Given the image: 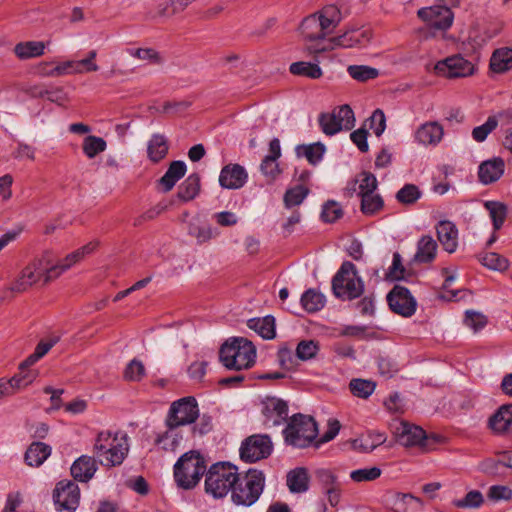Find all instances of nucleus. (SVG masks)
Listing matches in <instances>:
<instances>
[{
    "mask_svg": "<svg viewBox=\"0 0 512 512\" xmlns=\"http://www.w3.org/2000/svg\"><path fill=\"white\" fill-rule=\"evenodd\" d=\"M436 75L448 79L469 77L475 72V65L461 55H453L441 61L434 66Z\"/></svg>",
    "mask_w": 512,
    "mask_h": 512,
    "instance_id": "nucleus-12",
    "label": "nucleus"
},
{
    "mask_svg": "<svg viewBox=\"0 0 512 512\" xmlns=\"http://www.w3.org/2000/svg\"><path fill=\"white\" fill-rule=\"evenodd\" d=\"M300 32L308 42L307 50L310 53H320L326 51L330 46L324 44L325 36L321 30L318 14L307 16L300 25Z\"/></svg>",
    "mask_w": 512,
    "mask_h": 512,
    "instance_id": "nucleus-15",
    "label": "nucleus"
},
{
    "mask_svg": "<svg viewBox=\"0 0 512 512\" xmlns=\"http://www.w3.org/2000/svg\"><path fill=\"white\" fill-rule=\"evenodd\" d=\"M372 38V31L369 28H353L344 32L338 37L330 39V48L335 46L352 48L367 45Z\"/></svg>",
    "mask_w": 512,
    "mask_h": 512,
    "instance_id": "nucleus-18",
    "label": "nucleus"
},
{
    "mask_svg": "<svg viewBox=\"0 0 512 512\" xmlns=\"http://www.w3.org/2000/svg\"><path fill=\"white\" fill-rule=\"evenodd\" d=\"M48 65V63H41L39 65V73L41 75L48 77H56L74 73V61L63 62L50 70L47 69Z\"/></svg>",
    "mask_w": 512,
    "mask_h": 512,
    "instance_id": "nucleus-50",
    "label": "nucleus"
},
{
    "mask_svg": "<svg viewBox=\"0 0 512 512\" xmlns=\"http://www.w3.org/2000/svg\"><path fill=\"white\" fill-rule=\"evenodd\" d=\"M394 434L399 444L410 447L423 445L426 439L425 431L407 422H399L394 426Z\"/></svg>",
    "mask_w": 512,
    "mask_h": 512,
    "instance_id": "nucleus-20",
    "label": "nucleus"
},
{
    "mask_svg": "<svg viewBox=\"0 0 512 512\" xmlns=\"http://www.w3.org/2000/svg\"><path fill=\"white\" fill-rule=\"evenodd\" d=\"M97 56V52L95 50H91L88 53V56L82 60L74 61V70L75 74L87 73V72H95L99 69L98 65L94 62Z\"/></svg>",
    "mask_w": 512,
    "mask_h": 512,
    "instance_id": "nucleus-58",
    "label": "nucleus"
},
{
    "mask_svg": "<svg viewBox=\"0 0 512 512\" xmlns=\"http://www.w3.org/2000/svg\"><path fill=\"white\" fill-rule=\"evenodd\" d=\"M359 182L360 197L369 193H375V190L377 189L378 186V182L374 174L370 172H362L360 174Z\"/></svg>",
    "mask_w": 512,
    "mask_h": 512,
    "instance_id": "nucleus-59",
    "label": "nucleus"
},
{
    "mask_svg": "<svg viewBox=\"0 0 512 512\" xmlns=\"http://www.w3.org/2000/svg\"><path fill=\"white\" fill-rule=\"evenodd\" d=\"M489 426L497 433L510 430L512 428V404L502 405L489 419Z\"/></svg>",
    "mask_w": 512,
    "mask_h": 512,
    "instance_id": "nucleus-28",
    "label": "nucleus"
},
{
    "mask_svg": "<svg viewBox=\"0 0 512 512\" xmlns=\"http://www.w3.org/2000/svg\"><path fill=\"white\" fill-rule=\"evenodd\" d=\"M129 54L150 64H161L163 62L161 54L153 48L130 49Z\"/></svg>",
    "mask_w": 512,
    "mask_h": 512,
    "instance_id": "nucleus-54",
    "label": "nucleus"
},
{
    "mask_svg": "<svg viewBox=\"0 0 512 512\" xmlns=\"http://www.w3.org/2000/svg\"><path fill=\"white\" fill-rule=\"evenodd\" d=\"M318 350V342L314 340H303L300 341L296 347V356L300 360L307 361L314 358Z\"/></svg>",
    "mask_w": 512,
    "mask_h": 512,
    "instance_id": "nucleus-55",
    "label": "nucleus"
},
{
    "mask_svg": "<svg viewBox=\"0 0 512 512\" xmlns=\"http://www.w3.org/2000/svg\"><path fill=\"white\" fill-rule=\"evenodd\" d=\"M348 74L355 80L365 82L378 77L379 72L376 68L366 65H350L347 68Z\"/></svg>",
    "mask_w": 512,
    "mask_h": 512,
    "instance_id": "nucleus-44",
    "label": "nucleus"
},
{
    "mask_svg": "<svg viewBox=\"0 0 512 512\" xmlns=\"http://www.w3.org/2000/svg\"><path fill=\"white\" fill-rule=\"evenodd\" d=\"M487 497L492 501H507L512 498V490L508 486L493 485L489 488Z\"/></svg>",
    "mask_w": 512,
    "mask_h": 512,
    "instance_id": "nucleus-63",
    "label": "nucleus"
},
{
    "mask_svg": "<svg viewBox=\"0 0 512 512\" xmlns=\"http://www.w3.org/2000/svg\"><path fill=\"white\" fill-rule=\"evenodd\" d=\"M490 69L494 73L502 74L512 69V48L502 47L496 49L490 58Z\"/></svg>",
    "mask_w": 512,
    "mask_h": 512,
    "instance_id": "nucleus-29",
    "label": "nucleus"
},
{
    "mask_svg": "<svg viewBox=\"0 0 512 512\" xmlns=\"http://www.w3.org/2000/svg\"><path fill=\"white\" fill-rule=\"evenodd\" d=\"M382 197L376 193H369L361 197V211L365 215H374L383 208Z\"/></svg>",
    "mask_w": 512,
    "mask_h": 512,
    "instance_id": "nucleus-42",
    "label": "nucleus"
},
{
    "mask_svg": "<svg viewBox=\"0 0 512 512\" xmlns=\"http://www.w3.org/2000/svg\"><path fill=\"white\" fill-rule=\"evenodd\" d=\"M289 71L293 75L304 76L310 79H318L322 76V70L318 64L304 61L292 63Z\"/></svg>",
    "mask_w": 512,
    "mask_h": 512,
    "instance_id": "nucleus-38",
    "label": "nucleus"
},
{
    "mask_svg": "<svg viewBox=\"0 0 512 512\" xmlns=\"http://www.w3.org/2000/svg\"><path fill=\"white\" fill-rule=\"evenodd\" d=\"M53 501L57 512H75L80 502L79 486L71 481H60L53 491Z\"/></svg>",
    "mask_w": 512,
    "mask_h": 512,
    "instance_id": "nucleus-14",
    "label": "nucleus"
},
{
    "mask_svg": "<svg viewBox=\"0 0 512 512\" xmlns=\"http://www.w3.org/2000/svg\"><path fill=\"white\" fill-rule=\"evenodd\" d=\"M238 480V469L228 462H218L210 466L206 473L205 492L215 499L225 497L234 489Z\"/></svg>",
    "mask_w": 512,
    "mask_h": 512,
    "instance_id": "nucleus-6",
    "label": "nucleus"
},
{
    "mask_svg": "<svg viewBox=\"0 0 512 512\" xmlns=\"http://www.w3.org/2000/svg\"><path fill=\"white\" fill-rule=\"evenodd\" d=\"M422 193L418 186L414 184H405L396 194V199L398 202L410 205L414 204L420 197Z\"/></svg>",
    "mask_w": 512,
    "mask_h": 512,
    "instance_id": "nucleus-48",
    "label": "nucleus"
},
{
    "mask_svg": "<svg viewBox=\"0 0 512 512\" xmlns=\"http://www.w3.org/2000/svg\"><path fill=\"white\" fill-rule=\"evenodd\" d=\"M168 149L169 146L166 137L161 134H153L147 145L148 158L152 162L158 163L166 157Z\"/></svg>",
    "mask_w": 512,
    "mask_h": 512,
    "instance_id": "nucleus-32",
    "label": "nucleus"
},
{
    "mask_svg": "<svg viewBox=\"0 0 512 512\" xmlns=\"http://www.w3.org/2000/svg\"><path fill=\"white\" fill-rule=\"evenodd\" d=\"M14 54L20 60L40 57L45 52V43L42 41L19 42L14 46Z\"/></svg>",
    "mask_w": 512,
    "mask_h": 512,
    "instance_id": "nucleus-31",
    "label": "nucleus"
},
{
    "mask_svg": "<svg viewBox=\"0 0 512 512\" xmlns=\"http://www.w3.org/2000/svg\"><path fill=\"white\" fill-rule=\"evenodd\" d=\"M411 501H415L419 505H422L421 499L413 496L412 494H403V493L396 494L394 497V500H393L394 512H407V505Z\"/></svg>",
    "mask_w": 512,
    "mask_h": 512,
    "instance_id": "nucleus-62",
    "label": "nucleus"
},
{
    "mask_svg": "<svg viewBox=\"0 0 512 512\" xmlns=\"http://www.w3.org/2000/svg\"><path fill=\"white\" fill-rule=\"evenodd\" d=\"M308 193L309 189L305 184L295 185L286 191L284 195V202L288 207L297 206L303 202Z\"/></svg>",
    "mask_w": 512,
    "mask_h": 512,
    "instance_id": "nucleus-45",
    "label": "nucleus"
},
{
    "mask_svg": "<svg viewBox=\"0 0 512 512\" xmlns=\"http://www.w3.org/2000/svg\"><path fill=\"white\" fill-rule=\"evenodd\" d=\"M381 469L374 467H366L357 470H353L350 473V478L356 483L370 482L378 479L381 476Z\"/></svg>",
    "mask_w": 512,
    "mask_h": 512,
    "instance_id": "nucleus-53",
    "label": "nucleus"
},
{
    "mask_svg": "<svg viewBox=\"0 0 512 512\" xmlns=\"http://www.w3.org/2000/svg\"><path fill=\"white\" fill-rule=\"evenodd\" d=\"M437 253V243L431 236H423L417 245L414 261L417 263L432 262Z\"/></svg>",
    "mask_w": 512,
    "mask_h": 512,
    "instance_id": "nucleus-30",
    "label": "nucleus"
},
{
    "mask_svg": "<svg viewBox=\"0 0 512 512\" xmlns=\"http://www.w3.org/2000/svg\"><path fill=\"white\" fill-rule=\"evenodd\" d=\"M199 416L198 405L194 397H184L172 403L166 418V426L176 429L191 424Z\"/></svg>",
    "mask_w": 512,
    "mask_h": 512,
    "instance_id": "nucleus-10",
    "label": "nucleus"
},
{
    "mask_svg": "<svg viewBox=\"0 0 512 512\" xmlns=\"http://www.w3.org/2000/svg\"><path fill=\"white\" fill-rule=\"evenodd\" d=\"M186 164L177 160L171 162L165 174L159 179V185L164 192H169L175 184L185 175Z\"/></svg>",
    "mask_w": 512,
    "mask_h": 512,
    "instance_id": "nucleus-26",
    "label": "nucleus"
},
{
    "mask_svg": "<svg viewBox=\"0 0 512 512\" xmlns=\"http://www.w3.org/2000/svg\"><path fill=\"white\" fill-rule=\"evenodd\" d=\"M273 445L268 435H252L246 438L240 447V457L243 461L253 463L269 457Z\"/></svg>",
    "mask_w": 512,
    "mask_h": 512,
    "instance_id": "nucleus-13",
    "label": "nucleus"
},
{
    "mask_svg": "<svg viewBox=\"0 0 512 512\" xmlns=\"http://www.w3.org/2000/svg\"><path fill=\"white\" fill-rule=\"evenodd\" d=\"M263 415L265 425L269 427L279 426L288 419V405L281 399L267 398L264 402Z\"/></svg>",
    "mask_w": 512,
    "mask_h": 512,
    "instance_id": "nucleus-19",
    "label": "nucleus"
},
{
    "mask_svg": "<svg viewBox=\"0 0 512 512\" xmlns=\"http://www.w3.org/2000/svg\"><path fill=\"white\" fill-rule=\"evenodd\" d=\"M310 477L308 470L304 467H297L288 472L286 477L287 486L292 493H304L309 489Z\"/></svg>",
    "mask_w": 512,
    "mask_h": 512,
    "instance_id": "nucleus-27",
    "label": "nucleus"
},
{
    "mask_svg": "<svg viewBox=\"0 0 512 512\" xmlns=\"http://www.w3.org/2000/svg\"><path fill=\"white\" fill-rule=\"evenodd\" d=\"M444 135L443 126L436 121L425 122L415 131V141L423 146H437Z\"/></svg>",
    "mask_w": 512,
    "mask_h": 512,
    "instance_id": "nucleus-22",
    "label": "nucleus"
},
{
    "mask_svg": "<svg viewBox=\"0 0 512 512\" xmlns=\"http://www.w3.org/2000/svg\"><path fill=\"white\" fill-rule=\"evenodd\" d=\"M145 375V366L137 359L131 360L124 370V379L127 381L139 382L145 377Z\"/></svg>",
    "mask_w": 512,
    "mask_h": 512,
    "instance_id": "nucleus-52",
    "label": "nucleus"
},
{
    "mask_svg": "<svg viewBox=\"0 0 512 512\" xmlns=\"http://www.w3.org/2000/svg\"><path fill=\"white\" fill-rule=\"evenodd\" d=\"M505 163L502 158L497 157L484 161L479 166L478 177L481 183L488 185L496 182L504 173Z\"/></svg>",
    "mask_w": 512,
    "mask_h": 512,
    "instance_id": "nucleus-23",
    "label": "nucleus"
},
{
    "mask_svg": "<svg viewBox=\"0 0 512 512\" xmlns=\"http://www.w3.org/2000/svg\"><path fill=\"white\" fill-rule=\"evenodd\" d=\"M332 290L334 295L342 300H353L362 295L364 283L352 262L342 263L332 279Z\"/></svg>",
    "mask_w": 512,
    "mask_h": 512,
    "instance_id": "nucleus-8",
    "label": "nucleus"
},
{
    "mask_svg": "<svg viewBox=\"0 0 512 512\" xmlns=\"http://www.w3.org/2000/svg\"><path fill=\"white\" fill-rule=\"evenodd\" d=\"M483 502L482 493L478 490H471L462 499L453 500L452 504L461 509H475L479 508Z\"/></svg>",
    "mask_w": 512,
    "mask_h": 512,
    "instance_id": "nucleus-43",
    "label": "nucleus"
},
{
    "mask_svg": "<svg viewBox=\"0 0 512 512\" xmlns=\"http://www.w3.org/2000/svg\"><path fill=\"white\" fill-rule=\"evenodd\" d=\"M98 244L99 242L94 240L67 254L62 259L56 260L54 258V267L58 278L72 267L83 261L88 255L92 254L98 247Z\"/></svg>",
    "mask_w": 512,
    "mask_h": 512,
    "instance_id": "nucleus-17",
    "label": "nucleus"
},
{
    "mask_svg": "<svg viewBox=\"0 0 512 512\" xmlns=\"http://www.w3.org/2000/svg\"><path fill=\"white\" fill-rule=\"evenodd\" d=\"M325 146L322 143H313L309 145H299L296 148L298 156H304L309 163L316 165L324 155Z\"/></svg>",
    "mask_w": 512,
    "mask_h": 512,
    "instance_id": "nucleus-39",
    "label": "nucleus"
},
{
    "mask_svg": "<svg viewBox=\"0 0 512 512\" xmlns=\"http://www.w3.org/2000/svg\"><path fill=\"white\" fill-rule=\"evenodd\" d=\"M479 261L483 266L494 271L503 272L509 267V261L495 252L480 254Z\"/></svg>",
    "mask_w": 512,
    "mask_h": 512,
    "instance_id": "nucleus-40",
    "label": "nucleus"
},
{
    "mask_svg": "<svg viewBox=\"0 0 512 512\" xmlns=\"http://www.w3.org/2000/svg\"><path fill=\"white\" fill-rule=\"evenodd\" d=\"M286 444L295 448H307L317 438L318 426L313 417L301 413L294 414L283 430Z\"/></svg>",
    "mask_w": 512,
    "mask_h": 512,
    "instance_id": "nucleus-7",
    "label": "nucleus"
},
{
    "mask_svg": "<svg viewBox=\"0 0 512 512\" xmlns=\"http://www.w3.org/2000/svg\"><path fill=\"white\" fill-rule=\"evenodd\" d=\"M444 1V5H433L419 9L417 16L431 28L442 31L449 29L453 24L454 14L447 4L456 5L458 0Z\"/></svg>",
    "mask_w": 512,
    "mask_h": 512,
    "instance_id": "nucleus-11",
    "label": "nucleus"
},
{
    "mask_svg": "<svg viewBox=\"0 0 512 512\" xmlns=\"http://www.w3.org/2000/svg\"><path fill=\"white\" fill-rule=\"evenodd\" d=\"M387 302L392 312L403 317H411L416 312L417 301L404 286L395 285L387 294Z\"/></svg>",
    "mask_w": 512,
    "mask_h": 512,
    "instance_id": "nucleus-16",
    "label": "nucleus"
},
{
    "mask_svg": "<svg viewBox=\"0 0 512 512\" xmlns=\"http://www.w3.org/2000/svg\"><path fill=\"white\" fill-rule=\"evenodd\" d=\"M36 376L37 373L33 370L25 369V372H22V369L19 368V373L8 380L7 383L11 384V388L14 393L16 389H20L31 384Z\"/></svg>",
    "mask_w": 512,
    "mask_h": 512,
    "instance_id": "nucleus-56",
    "label": "nucleus"
},
{
    "mask_svg": "<svg viewBox=\"0 0 512 512\" xmlns=\"http://www.w3.org/2000/svg\"><path fill=\"white\" fill-rule=\"evenodd\" d=\"M369 120V127L377 137L381 136L386 128V119L382 110L377 109L373 112Z\"/></svg>",
    "mask_w": 512,
    "mask_h": 512,
    "instance_id": "nucleus-64",
    "label": "nucleus"
},
{
    "mask_svg": "<svg viewBox=\"0 0 512 512\" xmlns=\"http://www.w3.org/2000/svg\"><path fill=\"white\" fill-rule=\"evenodd\" d=\"M319 125L324 134L335 135L342 130H350L354 127V112L349 105H342L330 113H321L318 118Z\"/></svg>",
    "mask_w": 512,
    "mask_h": 512,
    "instance_id": "nucleus-9",
    "label": "nucleus"
},
{
    "mask_svg": "<svg viewBox=\"0 0 512 512\" xmlns=\"http://www.w3.org/2000/svg\"><path fill=\"white\" fill-rule=\"evenodd\" d=\"M51 447L43 442H32L25 452V462L28 466L39 467L51 455Z\"/></svg>",
    "mask_w": 512,
    "mask_h": 512,
    "instance_id": "nucleus-25",
    "label": "nucleus"
},
{
    "mask_svg": "<svg viewBox=\"0 0 512 512\" xmlns=\"http://www.w3.org/2000/svg\"><path fill=\"white\" fill-rule=\"evenodd\" d=\"M207 462L199 451L191 450L176 461L173 476L177 487L183 490L195 488L207 473Z\"/></svg>",
    "mask_w": 512,
    "mask_h": 512,
    "instance_id": "nucleus-3",
    "label": "nucleus"
},
{
    "mask_svg": "<svg viewBox=\"0 0 512 512\" xmlns=\"http://www.w3.org/2000/svg\"><path fill=\"white\" fill-rule=\"evenodd\" d=\"M56 279L58 276L54 267V255L46 251L22 269L11 290L23 292L33 285L44 286Z\"/></svg>",
    "mask_w": 512,
    "mask_h": 512,
    "instance_id": "nucleus-1",
    "label": "nucleus"
},
{
    "mask_svg": "<svg viewBox=\"0 0 512 512\" xmlns=\"http://www.w3.org/2000/svg\"><path fill=\"white\" fill-rule=\"evenodd\" d=\"M219 358L228 369H247L255 363L256 349L248 339L235 337L221 346Z\"/></svg>",
    "mask_w": 512,
    "mask_h": 512,
    "instance_id": "nucleus-4",
    "label": "nucleus"
},
{
    "mask_svg": "<svg viewBox=\"0 0 512 512\" xmlns=\"http://www.w3.org/2000/svg\"><path fill=\"white\" fill-rule=\"evenodd\" d=\"M485 208L489 212L493 224H503L507 217L508 208L505 204L497 201L485 202Z\"/></svg>",
    "mask_w": 512,
    "mask_h": 512,
    "instance_id": "nucleus-51",
    "label": "nucleus"
},
{
    "mask_svg": "<svg viewBox=\"0 0 512 512\" xmlns=\"http://www.w3.org/2000/svg\"><path fill=\"white\" fill-rule=\"evenodd\" d=\"M247 326L254 330L263 339H273L275 337V318L271 315L263 318L249 319Z\"/></svg>",
    "mask_w": 512,
    "mask_h": 512,
    "instance_id": "nucleus-34",
    "label": "nucleus"
},
{
    "mask_svg": "<svg viewBox=\"0 0 512 512\" xmlns=\"http://www.w3.org/2000/svg\"><path fill=\"white\" fill-rule=\"evenodd\" d=\"M248 174L239 164H228L221 169L219 184L225 189H239L247 182Z\"/></svg>",
    "mask_w": 512,
    "mask_h": 512,
    "instance_id": "nucleus-21",
    "label": "nucleus"
},
{
    "mask_svg": "<svg viewBox=\"0 0 512 512\" xmlns=\"http://www.w3.org/2000/svg\"><path fill=\"white\" fill-rule=\"evenodd\" d=\"M187 228L188 234L195 238L197 243H204L218 233L211 226H187Z\"/></svg>",
    "mask_w": 512,
    "mask_h": 512,
    "instance_id": "nucleus-60",
    "label": "nucleus"
},
{
    "mask_svg": "<svg viewBox=\"0 0 512 512\" xmlns=\"http://www.w3.org/2000/svg\"><path fill=\"white\" fill-rule=\"evenodd\" d=\"M318 14L321 30L326 35L332 31L341 21V12L334 5L325 6Z\"/></svg>",
    "mask_w": 512,
    "mask_h": 512,
    "instance_id": "nucleus-33",
    "label": "nucleus"
},
{
    "mask_svg": "<svg viewBox=\"0 0 512 512\" xmlns=\"http://www.w3.org/2000/svg\"><path fill=\"white\" fill-rule=\"evenodd\" d=\"M301 305L308 313L320 311L326 303L325 296L315 289L306 290L301 296Z\"/></svg>",
    "mask_w": 512,
    "mask_h": 512,
    "instance_id": "nucleus-35",
    "label": "nucleus"
},
{
    "mask_svg": "<svg viewBox=\"0 0 512 512\" xmlns=\"http://www.w3.org/2000/svg\"><path fill=\"white\" fill-rule=\"evenodd\" d=\"M106 147V141L103 138L94 135H89L85 137L82 146L84 154L89 159H92L96 157L99 153L104 152L106 150Z\"/></svg>",
    "mask_w": 512,
    "mask_h": 512,
    "instance_id": "nucleus-41",
    "label": "nucleus"
},
{
    "mask_svg": "<svg viewBox=\"0 0 512 512\" xmlns=\"http://www.w3.org/2000/svg\"><path fill=\"white\" fill-rule=\"evenodd\" d=\"M405 274L406 269L402 263V257L398 252H395L387 276L392 280H402L405 278Z\"/></svg>",
    "mask_w": 512,
    "mask_h": 512,
    "instance_id": "nucleus-61",
    "label": "nucleus"
},
{
    "mask_svg": "<svg viewBox=\"0 0 512 512\" xmlns=\"http://www.w3.org/2000/svg\"><path fill=\"white\" fill-rule=\"evenodd\" d=\"M265 486V476L262 471L249 469L244 475L238 473V480L232 489L231 499L237 506L249 507L260 497Z\"/></svg>",
    "mask_w": 512,
    "mask_h": 512,
    "instance_id": "nucleus-5",
    "label": "nucleus"
},
{
    "mask_svg": "<svg viewBox=\"0 0 512 512\" xmlns=\"http://www.w3.org/2000/svg\"><path fill=\"white\" fill-rule=\"evenodd\" d=\"M129 452L127 434L122 432L112 433L101 431L93 446V453L101 465L115 467L123 463Z\"/></svg>",
    "mask_w": 512,
    "mask_h": 512,
    "instance_id": "nucleus-2",
    "label": "nucleus"
},
{
    "mask_svg": "<svg viewBox=\"0 0 512 512\" xmlns=\"http://www.w3.org/2000/svg\"><path fill=\"white\" fill-rule=\"evenodd\" d=\"M200 191V176L197 173L190 174L179 186L178 197L183 201L194 199Z\"/></svg>",
    "mask_w": 512,
    "mask_h": 512,
    "instance_id": "nucleus-36",
    "label": "nucleus"
},
{
    "mask_svg": "<svg viewBox=\"0 0 512 512\" xmlns=\"http://www.w3.org/2000/svg\"><path fill=\"white\" fill-rule=\"evenodd\" d=\"M349 387L354 396L368 398L375 390V383L364 379H352Z\"/></svg>",
    "mask_w": 512,
    "mask_h": 512,
    "instance_id": "nucleus-49",
    "label": "nucleus"
},
{
    "mask_svg": "<svg viewBox=\"0 0 512 512\" xmlns=\"http://www.w3.org/2000/svg\"><path fill=\"white\" fill-rule=\"evenodd\" d=\"M343 214L341 205L334 200H329L322 206L321 219L326 223H333L340 220Z\"/></svg>",
    "mask_w": 512,
    "mask_h": 512,
    "instance_id": "nucleus-46",
    "label": "nucleus"
},
{
    "mask_svg": "<svg viewBox=\"0 0 512 512\" xmlns=\"http://www.w3.org/2000/svg\"><path fill=\"white\" fill-rule=\"evenodd\" d=\"M498 120L495 116H490L486 122L472 130V137L477 142H483L487 136L496 129Z\"/></svg>",
    "mask_w": 512,
    "mask_h": 512,
    "instance_id": "nucleus-57",
    "label": "nucleus"
},
{
    "mask_svg": "<svg viewBox=\"0 0 512 512\" xmlns=\"http://www.w3.org/2000/svg\"><path fill=\"white\" fill-rule=\"evenodd\" d=\"M70 470L75 480L87 482L97 471L96 460L94 457L82 455L74 461Z\"/></svg>",
    "mask_w": 512,
    "mask_h": 512,
    "instance_id": "nucleus-24",
    "label": "nucleus"
},
{
    "mask_svg": "<svg viewBox=\"0 0 512 512\" xmlns=\"http://www.w3.org/2000/svg\"><path fill=\"white\" fill-rule=\"evenodd\" d=\"M175 429H169L157 436L155 444L160 446L165 451H175L179 446L181 437L174 431Z\"/></svg>",
    "mask_w": 512,
    "mask_h": 512,
    "instance_id": "nucleus-47",
    "label": "nucleus"
},
{
    "mask_svg": "<svg viewBox=\"0 0 512 512\" xmlns=\"http://www.w3.org/2000/svg\"><path fill=\"white\" fill-rule=\"evenodd\" d=\"M437 234L440 243L443 248L449 252L453 253L457 248V239H458V231L456 226H436Z\"/></svg>",
    "mask_w": 512,
    "mask_h": 512,
    "instance_id": "nucleus-37",
    "label": "nucleus"
}]
</instances>
